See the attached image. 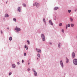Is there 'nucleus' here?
I'll list each match as a JSON object with an SVG mask.
<instances>
[{"instance_id":"obj_35","label":"nucleus","mask_w":77,"mask_h":77,"mask_svg":"<svg viewBox=\"0 0 77 77\" xmlns=\"http://www.w3.org/2000/svg\"><path fill=\"white\" fill-rule=\"evenodd\" d=\"M32 71H34V72H35V69H32Z\"/></svg>"},{"instance_id":"obj_15","label":"nucleus","mask_w":77,"mask_h":77,"mask_svg":"<svg viewBox=\"0 0 77 77\" xmlns=\"http://www.w3.org/2000/svg\"><path fill=\"white\" fill-rule=\"evenodd\" d=\"M66 59L67 60L66 61V63H68L69 62V60L67 58V57L66 58Z\"/></svg>"},{"instance_id":"obj_3","label":"nucleus","mask_w":77,"mask_h":77,"mask_svg":"<svg viewBox=\"0 0 77 77\" xmlns=\"http://www.w3.org/2000/svg\"><path fill=\"white\" fill-rule=\"evenodd\" d=\"M73 63L75 65H77V59H75L73 60Z\"/></svg>"},{"instance_id":"obj_13","label":"nucleus","mask_w":77,"mask_h":77,"mask_svg":"<svg viewBox=\"0 0 77 77\" xmlns=\"http://www.w3.org/2000/svg\"><path fill=\"white\" fill-rule=\"evenodd\" d=\"M59 8L58 7H55L54 8V10H57V9H58Z\"/></svg>"},{"instance_id":"obj_5","label":"nucleus","mask_w":77,"mask_h":77,"mask_svg":"<svg viewBox=\"0 0 77 77\" xmlns=\"http://www.w3.org/2000/svg\"><path fill=\"white\" fill-rule=\"evenodd\" d=\"M36 50L38 51V53H41V50L38 49L37 48H36Z\"/></svg>"},{"instance_id":"obj_12","label":"nucleus","mask_w":77,"mask_h":77,"mask_svg":"<svg viewBox=\"0 0 77 77\" xmlns=\"http://www.w3.org/2000/svg\"><path fill=\"white\" fill-rule=\"evenodd\" d=\"M12 68H15V65L14 64H12Z\"/></svg>"},{"instance_id":"obj_38","label":"nucleus","mask_w":77,"mask_h":77,"mask_svg":"<svg viewBox=\"0 0 77 77\" xmlns=\"http://www.w3.org/2000/svg\"><path fill=\"white\" fill-rule=\"evenodd\" d=\"M30 64V63H28V65H29Z\"/></svg>"},{"instance_id":"obj_4","label":"nucleus","mask_w":77,"mask_h":77,"mask_svg":"<svg viewBox=\"0 0 77 77\" xmlns=\"http://www.w3.org/2000/svg\"><path fill=\"white\" fill-rule=\"evenodd\" d=\"M15 30H17V31H20L21 30V29H20V28H17V27H16L15 28Z\"/></svg>"},{"instance_id":"obj_33","label":"nucleus","mask_w":77,"mask_h":77,"mask_svg":"<svg viewBox=\"0 0 77 77\" xmlns=\"http://www.w3.org/2000/svg\"><path fill=\"white\" fill-rule=\"evenodd\" d=\"M30 69L29 68L28 69V71H30Z\"/></svg>"},{"instance_id":"obj_30","label":"nucleus","mask_w":77,"mask_h":77,"mask_svg":"<svg viewBox=\"0 0 77 77\" xmlns=\"http://www.w3.org/2000/svg\"><path fill=\"white\" fill-rule=\"evenodd\" d=\"M9 75H11V74H12V73L10 72V73H9Z\"/></svg>"},{"instance_id":"obj_17","label":"nucleus","mask_w":77,"mask_h":77,"mask_svg":"<svg viewBox=\"0 0 77 77\" xmlns=\"http://www.w3.org/2000/svg\"><path fill=\"white\" fill-rule=\"evenodd\" d=\"M5 16L6 17H9V15H8V14H6L5 15Z\"/></svg>"},{"instance_id":"obj_34","label":"nucleus","mask_w":77,"mask_h":77,"mask_svg":"<svg viewBox=\"0 0 77 77\" xmlns=\"http://www.w3.org/2000/svg\"><path fill=\"white\" fill-rule=\"evenodd\" d=\"M22 63H23V62H24V60H22Z\"/></svg>"},{"instance_id":"obj_9","label":"nucleus","mask_w":77,"mask_h":77,"mask_svg":"<svg viewBox=\"0 0 77 77\" xmlns=\"http://www.w3.org/2000/svg\"><path fill=\"white\" fill-rule=\"evenodd\" d=\"M21 10V8L20 7H18L17 9L18 11L20 12V10Z\"/></svg>"},{"instance_id":"obj_14","label":"nucleus","mask_w":77,"mask_h":77,"mask_svg":"<svg viewBox=\"0 0 77 77\" xmlns=\"http://www.w3.org/2000/svg\"><path fill=\"white\" fill-rule=\"evenodd\" d=\"M12 39V38L11 37H10L9 38V40L10 41H11Z\"/></svg>"},{"instance_id":"obj_31","label":"nucleus","mask_w":77,"mask_h":77,"mask_svg":"<svg viewBox=\"0 0 77 77\" xmlns=\"http://www.w3.org/2000/svg\"><path fill=\"white\" fill-rule=\"evenodd\" d=\"M58 47L59 48L60 47V44H59V45H58Z\"/></svg>"},{"instance_id":"obj_10","label":"nucleus","mask_w":77,"mask_h":77,"mask_svg":"<svg viewBox=\"0 0 77 77\" xmlns=\"http://www.w3.org/2000/svg\"><path fill=\"white\" fill-rule=\"evenodd\" d=\"M70 25H71V26L72 27H73L74 26V24H73V23H71L70 24Z\"/></svg>"},{"instance_id":"obj_26","label":"nucleus","mask_w":77,"mask_h":77,"mask_svg":"<svg viewBox=\"0 0 77 77\" xmlns=\"http://www.w3.org/2000/svg\"><path fill=\"white\" fill-rule=\"evenodd\" d=\"M66 29H68V25H66Z\"/></svg>"},{"instance_id":"obj_29","label":"nucleus","mask_w":77,"mask_h":77,"mask_svg":"<svg viewBox=\"0 0 77 77\" xmlns=\"http://www.w3.org/2000/svg\"><path fill=\"white\" fill-rule=\"evenodd\" d=\"M24 55L25 56H26V53H24Z\"/></svg>"},{"instance_id":"obj_25","label":"nucleus","mask_w":77,"mask_h":77,"mask_svg":"<svg viewBox=\"0 0 77 77\" xmlns=\"http://www.w3.org/2000/svg\"><path fill=\"white\" fill-rule=\"evenodd\" d=\"M71 10H68V12L69 13H70V12H71Z\"/></svg>"},{"instance_id":"obj_6","label":"nucleus","mask_w":77,"mask_h":77,"mask_svg":"<svg viewBox=\"0 0 77 77\" xmlns=\"http://www.w3.org/2000/svg\"><path fill=\"white\" fill-rule=\"evenodd\" d=\"M60 64L62 66V67L63 66V63L62 61H60Z\"/></svg>"},{"instance_id":"obj_8","label":"nucleus","mask_w":77,"mask_h":77,"mask_svg":"<svg viewBox=\"0 0 77 77\" xmlns=\"http://www.w3.org/2000/svg\"><path fill=\"white\" fill-rule=\"evenodd\" d=\"M49 23H50V24H51V25H52V26L53 25V24L52 22H51V21L50 20L49 21Z\"/></svg>"},{"instance_id":"obj_2","label":"nucleus","mask_w":77,"mask_h":77,"mask_svg":"<svg viewBox=\"0 0 77 77\" xmlns=\"http://www.w3.org/2000/svg\"><path fill=\"white\" fill-rule=\"evenodd\" d=\"M41 36L43 39V41H45V36H44V35L43 34H42Z\"/></svg>"},{"instance_id":"obj_19","label":"nucleus","mask_w":77,"mask_h":77,"mask_svg":"<svg viewBox=\"0 0 77 77\" xmlns=\"http://www.w3.org/2000/svg\"><path fill=\"white\" fill-rule=\"evenodd\" d=\"M62 26V23H60L59 24V26Z\"/></svg>"},{"instance_id":"obj_21","label":"nucleus","mask_w":77,"mask_h":77,"mask_svg":"<svg viewBox=\"0 0 77 77\" xmlns=\"http://www.w3.org/2000/svg\"><path fill=\"white\" fill-rule=\"evenodd\" d=\"M27 42H28V44H30V42L28 40H27Z\"/></svg>"},{"instance_id":"obj_20","label":"nucleus","mask_w":77,"mask_h":77,"mask_svg":"<svg viewBox=\"0 0 77 77\" xmlns=\"http://www.w3.org/2000/svg\"><path fill=\"white\" fill-rule=\"evenodd\" d=\"M25 48H26V50H27V49H28V48H27V46H26V45H25Z\"/></svg>"},{"instance_id":"obj_39","label":"nucleus","mask_w":77,"mask_h":77,"mask_svg":"<svg viewBox=\"0 0 77 77\" xmlns=\"http://www.w3.org/2000/svg\"><path fill=\"white\" fill-rule=\"evenodd\" d=\"M7 29H9V28H8Z\"/></svg>"},{"instance_id":"obj_41","label":"nucleus","mask_w":77,"mask_h":77,"mask_svg":"<svg viewBox=\"0 0 77 77\" xmlns=\"http://www.w3.org/2000/svg\"><path fill=\"white\" fill-rule=\"evenodd\" d=\"M8 3V1H7L6 3Z\"/></svg>"},{"instance_id":"obj_36","label":"nucleus","mask_w":77,"mask_h":77,"mask_svg":"<svg viewBox=\"0 0 77 77\" xmlns=\"http://www.w3.org/2000/svg\"><path fill=\"white\" fill-rule=\"evenodd\" d=\"M75 12H76V11H77V9H76L75 10Z\"/></svg>"},{"instance_id":"obj_27","label":"nucleus","mask_w":77,"mask_h":77,"mask_svg":"<svg viewBox=\"0 0 77 77\" xmlns=\"http://www.w3.org/2000/svg\"><path fill=\"white\" fill-rule=\"evenodd\" d=\"M43 21H44V22L45 23V18H44L43 19Z\"/></svg>"},{"instance_id":"obj_11","label":"nucleus","mask_w":77,"mask_h":77,"mask_svg":"<svg viewBox=\"0 0 77 77\" xmlns=\"http://www.w3.org/2000/svg\"><path fill=\"white\" fill-rule=\"evenodd\" d=\"M34 72L35 76H36L37 75V73L36 71H34Z\"/></svg>"},{"instance_id":"obj_16","label":"nucleus","mask_w":77,"mask_h":77,"mask_svg":"<svg viewBox=\"0 0 77 77\" xmlns=\"http://www.w3.org/2000/svg\"><path fill=\"white\" fill-rule=\"evenodd\" d=\"M70 20L71 21H72H72H73V19H72V18H70Z\"/></svg>"},{"instance_id":"obj_42","label":"nucleus","mask_w":77,"mask_h":77,"mask_svg":"<svg viewBox=\"0 0 77 77\" xmlns=\"http://www.w3.org/2000/svg\"><path fill=\"white\" fill-rule=\"evenodd\" d=\"M37 59H38V58H37Z\"/></svg>"},{"instance_id":"obj_23","label":"nucleus","mask_w":77,"mask_h":77,"mask_svg":"<svg viewBox=\"0 0 77 77\" xmlns=\"http://www.w3.org/2000/svg\"><path fill=\"white\" fill-rule=\"evenodd\" d=\"M13 20L14 21H17V20H16V19L15 18H14Z\"/></svg>"},{"instance_id":"obj_32","label":"nucleus","mask_w":77,"mask_h":77,"mask_svg":"<svg viewBox=\"0 0 77 77\" xmlns=\"http://www.w3.org/2000/svg\"><path fill=\"white\" fill-rule=\"evenodd\" d=\"M17 64H18V65H20V63H19V62H17Z\"/></svg>"},{"instance_id":"obj_1","label":"nucleus","mask_w":77,"mask_h":77,"mask_svg":"<svg viewBox=\"0 0 77 77\" xmlns=\"http://www.w3.org/2000/svg\"><path fill=\"white\" fill-rule=\"evenodd\" d=\"M40 4H39L37 3V2H35V4H33V6H35L36 7H37V8H38V7H39V6Z\"/></svg>"},{"instance_id":"obj_18","label":"nucleus","mask_w":77,"mask_h":77,"mask_svg":"<svg viewBox=\"0 0 77 77\" xmlns=\"http://www.w3.org/2000/svg\"><path fill=\"white\" fill-rule=\"evenodd\" d=\"M23 5L24 7H26V5L25 4H23Z\"/></svg>"},{"instance_id":"obj_40","label":"nucleus","mask_w":77,"mask_h":77,"mask_svg":"<svg viewBox=\"0 0 77 77\" xmlns=\"http://www.w3.org/2000/svg\"><path fill=\"white\" fill-rule=\"evenodd\" d=\"M50 44H51V43H50Z\"/></svg>"},{"instance_id":"obj_37","label":"nucleus","mask_w":77,"mask_h":77,"mask_svg":"<svg viewBox=\"0 0 77 77\" xmlns=\"http://www.w3.org/2000/svg\"><path fill=\"white\" fill-rule=\"evenodd\" d=\"M1 33H3L2 32V31H1Z\"/></svg>"},{"instance_id":"obj_24","label":"nucleus","mask_w":77,"mask_h":77,"mask_svg":"<svg viewBox=\"0 0 77 77\" xmlns=\"http://www.w3.org/2000/svg\"><path fill=\"white\" fill-rule=\"evenodd\" d=\"M62 32H63V33H64V30H63V29H62Z\"/></svg>"},{"instance_id":"obj_7","label":"nucleus","mask_w":77,"mask_h":77,"mask_svg":"<svg viewBox=\"0 0 77 77\" xmlns=\"http://www.w3.org/2000/svg\"><path fill=\"white\" fill-rule=\"evenodd\" d=\"M72 57L73 58L75 57V53H74V52H73L72 53Z\"/></svg>"},{"instance_id":"obj_28","label":"nucleus","mask_w":77,"mask_h":77,"mask_svg":"<svg viewBox=\"0 0 77 77\" xmlns=\"http://www.w3.org/2000/svg\"><path fill=\"white\" fill-rule=\"evenodd\" d=\"M68 27H70V24H68Z\"/></svg>"},{"instance_id":"obj_22","label":"nucleus","mask_w":77,"mask_h":77,"mask_svg":"<svg viewBox=\"0 0 77 77\" xmlns=\"http://www.w3.org/2000/svg\"><path fill=\"white\" fill-rule=\"evenodd\" d=\"M37 56L38 57H40V54H38L37 55Z\"/></svg>"}]
</instances>
